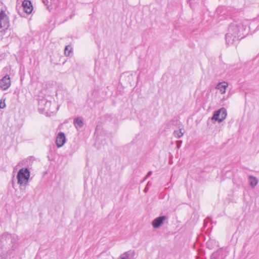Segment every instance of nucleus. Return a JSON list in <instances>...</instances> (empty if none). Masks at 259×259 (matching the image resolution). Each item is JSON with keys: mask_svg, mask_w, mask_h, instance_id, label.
<instances>
[{"mask_svg": "<svg viewBox=\"0 0 259 259\" xmlns=\"http://www.w3.org/2000/svg\"><path fill=\"white\" fill-rule=\"evenodd\" d=\"M246 26L241 22H235L231 24L226 35V41L228 45L235 44L239 39L244 36Z\"/></svg>", "mask_w": 259, "mask_h": 259, "instance_id": "f257e3e1", "label": "nucleus"}, {"mask_svg": "<svg viewBox=\"0 0 259 259\" xmlns=\"http://www.w3.org/2000/svg\"><path fill=\"white\" fill-rule=\"evenodd\" d=\"M30 177V172L27 168L20 169L17 174L18 183L20 185H26Z\"/></svg>", "mask_w": 259, "mask_h": 259, "instance_id": "f03ea898", "label": "nucleus"}, {"mask_svg": "<svg viewBox=\"0 0 259 259\" xmlns=\"http://www.w3.org/2000/svg\"><path fill=\"white\" fill-rule=\"evenodd\" d=\"M227 115V110L225 108L223 107L214 112L213 115L211 118V120L213 121H218L219 123H221L226 119Z\"/></svg>", "mask_w": 259, "mask_h": 259, "instance_id": "7ed1b4c3", "label": "nucleus"}, {"mask_svg": "<svg viewBox=\"0 0 259 259\" xmlns=\"http://www.w3.org/2000/svg\"><path fill=\"white\" fill-rule=\"evenodd\" d=\"M10 26V22L8 17L5 11H1L0 13V28L4 30L7 29Z\"/></svg>", "mask_w": 259, "mask_h": 259, "instance_id": "20e7f679", "label": "nucleus"}, {"mask_svg": "<svg viewBox=\"0 0 259 259\" xmlns=\"http://www.w3.org/2000/svg\"><path fill=\"white\" fill-rule=\"evenodd\" d=\"M11 85V77L9 75H6L0 79V90L6 91L8 90Z\"/></svg>", "mask_w": 259, "mask_h": 259, "instance_id": "39448f33", "label": "nucleus"}, {"mask_svg": "<svg viewBox=\"0 0 259 259\" xmlns=\"http://www.w3.org/2000/svg\"><path fill=\"white\" fill-rule=\"evenodd\" d=\"M38 110L42 112L48 111L50 109L51 102L45 98L39 99L38 101Z\"/></svg>", "mask_w": 259, "mask_h": 259, "instance_id": "423d86ee", "label": "nucleus"}, {"mask_svg": "<svg viewBox=\"0 0 259 259\" xmlns=\"http://www.w3.org/2000/svg\"><path fill=\"white\" fill-rule=\"evenodd\" d=\"M66 142V138L63 133L60 132L56 138V143L57 147L60 148L64 145Z\"/></svg>", "mask_w": 259, "mask_h": 259, "instance_id": "0eeeda50", "label": "nucleus"}, {"mask_svg": "<svg viewBox=\"0 0 259 259\" xmlns=\"http://www.w3.org/2000/svg\"><path fill=\"white\" fill-rule=\"evenodd\" d=\"M166 219V218L165 216H160L155 218L152 222V227L154 228H158Z\"/></svg>", "mask_w": 259, "mask_h": 259, "instance_id": "6e6552de", "label": "nucleus"}, {"mask_svg": "<svg viewBox=\"0 0 259 259\" xmlns=\"http://www.w3.org/2000/svg\"><path fill=\"white\" fill-rule=\"evenodd\" d=\"M228 87V82L226 81H222L217 84L215 89H217L221 94H224L226 93Z\"/></svg>", "mask_w": 259, "mask_h": 259, "instance_id": "1a4fd4ad", "label": "nucleus"}, {"mask_svg": "<svg viewBox=\"0 0 259 259\" xmlns=\"http://www.w3.org/2000/svg\"><path fill=\"white\" fill-rule=\"evenodd\" d=\"M22 7L24 11L27 14H30L33 10L31 1H22Z\"/></svg>", "mask_w": 259, "mask_h": 259, "instance_id": "9d476101", "label": "nucleus"}, {"mask_svg": "<svg viewBox=\"0 0 259 259\" xmlns=\"http://www.w3.org/2000/svg\"><path fill=\"white\" fill-rule=\"evenodd\" d=\"M248 180L250 186L254 188L258 183V180L255 177L252 176H249Z\"/></svg>", "mask_w": 259, "mask_h": 259, "instance_id": "9b49d317", "label": "nucleus"}, {"mask_svg": "<svg viewBox=\"0 0 259 259\" xmlns=\"http://www.w3.org/2000/svg\"><path fill=\"white\" fill-rule=\"evenodd\" d=\"M42 2L46 7V8L49 11H51L55 8V6L52 4V1H42Z\"/></svg>", "mask_w": 259, "mask_h": 259, "instance_id": "f8f14e48", "label": "nucleus"}, {"mask_svg": "<svg viewBox=\"0 0 259 259\" xmlns=\"http://www.w3.org/2000/svg\"><path fill=\"white\" fill-rule=\"evenodd\" d=\"M74 125L77 131L81 127V119L79 117L75 118L73 121Z\"/></svg>", "mask_w": 259, "mask_h": 259, "instance_id": "ddd939ff", "label": "nucleus"}, {"mask_svg": "<svg viewBox=\"0 0 259 259\" xmlns=\"http://www.w3.org/2000/svg\"><path fill=\"white\" fill-rule=\"evenodd\" d=\"M72 53V47L70 45L66 46L64 50V54L66 56H70Z\"/></svg>", "mask_w": 259, "mask_h": 259, "instance_id": "4468645a", "label": "nucleus"}, {"mask_svg": "<svg viewBox=\"0 0 259 259\" xmlns=\"http://www.w3.org/2000/svg\"><path fill=\"white\" fill-rule=\"evenodd\" d=\"M174 135L175 137L178 138H180L183 136V133L182 132L181 130H179L177 131H175L174 132Z\"/></svg>", "mask_w": 259, "mask_h": 259, "instance_id": "2eb2a0df", "label": "nucleus"}, {"mask_svg": "<svg viewBox=\"0 0 259 259\" xmlns=\"http://www.w3.org/2000/svg\"><path fill=\"white\" fill-rule=\"evenodd\" d=\"M120 259H131L130 254L128 252H125L122 254L120 256Z\"/></svg>", "mask_w": 259, "mask_h": 259, "instance_id": "dca6fc26", "label": "nucleus"}, {"mask_svg": "<svg viewBox=\"0 0 259 259\" xmlns=\"http://www.w3.org/2000/svg\"><path fill=\"white\" fill-rule=\"evenodd\" d=\"M5 100H4V101H2V100H1L0 101V108H1V109H4L6 107V104L5 102Z\"/></svg>", "mask_w": 259, "mask_h": 259, "instance_id": "f3484780", "label": "nucleus"}, {"mask_svg": "<svg viewBox=\"0 0 259 259\" xmlns=\"http://www.w3.org/2000/svg\"><path fill=\"white\" fill-rule=\"evenodd\" d=\"M151 174H152V172H151V171H149V172H148V173L147 174V176H146V178H147V177L150 176L151 175Z\"/></svg>", "mask_w": 259, "mask_h": 259, "instance_id": "a211bd4d", "label": "nucleus"}, {"mask_svg": "<svg viewBox=\"0 0 259 259\" xmlns=\"http://www.w3.org/2000/svg\"><path fill=\"white\" fill-rule=\"evenodd\" d=\"M145 191H147V189H146V188L145 189Z\"/></svg>", "mask_w": 259, "mask_h": 259, "instance_id": "6ab92c4d", "label": "nucleus"}, {"mask_svg": "<svg viewBox=\"0 0 259 259\" xmlns=\"http://www.w3.org/2000/svg\"><path fill=\"white\" fill-rule=\"evenodd\" d=\"M145 191H147V189H146V188L145 189Z\"/></svg>", "mask_w": 259, "mask_h": 259, "instance_id": "aec40b11", "label": "nucleus"}]
</instances>
